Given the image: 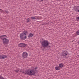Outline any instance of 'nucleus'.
Segmentation results:
<instances>
[{
    "instance_id": "obj_9",
    "label": "nucleus",
    "mask_w": 79,
    "mask_h": 79,
    "mask_svg": "<svg viewBox=\"0 0 79 79\" xmlns=\"http://www.w3.org/2000/svg\"><path fill=\"white\" fill-rule=\"evenodd\" d=\"M34 34L32 33H30L29 35H28V37L29 38H30V37H34Z\"/></svg>"
},
{
    "instance_id": "obj_10",
    "label": "nucleus",
    "mask_w": 79,
    "mask_h": 79,
    "mask_svg": "<svg viewBox=\"0 0 79 79\" xmlns=\"http://www.w3.org/2000/svg\"><path fill=\"white\" fill-rule=\"evenodd\" d=\"M75 10L77 12H79V6H77V7L75 8Z\"/></svg>"
},
{
    "instance_id": "obj_6",
    "label": "nucleus",
    "mask_w": 79,
    "mask_h": 79,
    "mask_svg": "<svg viewBox=\"0 0 79 79\" xmlns=\"http://www.w3.org/2000/svg\"><path fill=\"white\" fill-rule=\"evenodd\" d=\"M3 44L4 45H7V44H8L9 43V40L6 38V39H4V40H3Z\"/></svg>"
},
{
    "instance_id": "obj_14",
    "label": "nucleus",
    "mask_w": 79,
    "mask_h": 79,
    "mask_svg": "<svg viewBox=\"0 0 79 79\" xmlns=\"http://www.w3.org/2000/svg\"><path fill=\"white\" fill-rule=\"evenodd\" d=\"M31 19H35L37 20V19L35 17H31Z\"/></svg>"
},
{
    "instance_id": "obj_12",
    "label": "nucleus",
    "mask_w": 79,
    "mask_h": 79,
    "mask_svg": "<svg viewBox=\"0 0 79 79\" xmlns=\"http://www.w3.org/2000/svg\"><path fill=\"white\" fill-rule=\"evenodd\" d=\"M55 69L56 70H60V68L58 66L56 67H55Z\"/></svg>"
},
{
    "instance_id": "obj_4",
    "label": "nucleus",
    "mask_w": 79,
    "mask_h": 79,
    "mask_svg": "<svg viewBox=\"0 0 79 79\" xmlns=\"http://www.w3.org/2000/svg\"><path fill=\"white\" fill-rule=\"evenodd\" d=\"M26 34L24 33H22L20 35V38L22 40H24L27 38Z\"/></svg>"
},
{
    "instance_id": "obj_19",
    "label": "nucleus",
    "mask_w": 79,
    "mask_h": 79,
    "mask_svg": "<svg viewBox=\"0 0 79 79\" xmlns=\"http://www.w3.org/2000/svg\"><path fill=\"white\" fill-rule=\"evenodd\" d=\"M5 11L6 13H9L8 11V10H5Z\"/></svg>"
},
{
    "instance_id": "obj_23",
    "label": "nucleus",
    "mask_w": 79,
    "mask_h": 79,
    "mask_svg": "<svg viewBox=\"0 0 79 79\" xmlns=\"http://www.w3.org/2000/svg\"><path fill=\"white\" fill-rule=\"evenodd\" d=\"M77 43H78V44H79V41L77 42Z\"/></svg>"
},
{
    "instance_id": "obj_18",
    "label": "nucleus",
    "mask_w": 79,
    "mask_h": 79,
    "mask_svg": "<svg viewBox=\"0 0 79 79\" xmlns=\"http://www.w3.org/2000/svg\"><path fill=\"white\" fill-rule=\"evenodd\" d=\"M23 33H25V34H26V33H27V31H23Z\"/></svg>"
},
{
    "instance_id": "obj_21",
    "label": "nucleus",
    "mask_w": 79,
    "mask_h": 79,
    "mask_svg": "<svg viewBox=\"0 0 79 79\" xmlns=\"http://www.w3.org/2000/svg\"><path fill=\"white\" fill-rule=\"evenodd\" d=\"M2 11H3V10H2V9H0V12H2Z\"/></svg>"
},
{
    "instance_id": "obj_11",
    "label": "nucleus",
    "mask_w": 79,
    "mask_h": 79,
    "mask_svg": "<svg viewBox=\"0 0 79 79\" xmlns=\"http://www.w3.org/2000/svg\"><path fill=\"white\" fill-rule=\"evenodd\" d=\"M2 35V39L4 40V39H6L7 36L6 35Z\"/></svg>"
},
{
    "instance_id": "obj_20",
    "label": "nucleus",
    "mask_w": 79,
    "mask_h": 79,
    "mask_svg": "<svg viewBox=\"0 0 79 79\" xmlns=\"http://www.w3.org/2000/svg\"><path fill=\"white\" fill-rule=\"evenodd\" d=\"M15 72H16V73H18L19 70H15Z\"/></svg>"
},
{
    "instance_id": "obj_8",
    "label": "nucleus",
    "mask_w": 79,
    "mask_h": 79,
    "mask_svg": "<svg viewBox=\"0 0 79 79\" xmlns=\"http://www.w3.org/2000/svg\"><path fill=\"white\" fill-rule=\"evenodd\" d=\"M6 58H7V56L6 55H0V59H1V60H4V59H5Z\"/></svg>"
},
{
    "instance_id": "obj_7",
    "label": "nucleus",
    "mask_w": 79,
    "mask_h": 79,
    "mask_svg": "<svg viewBox=\"0 0 79 79\" xmlns=\"http://www.w3.org/2000/svg\"><path fill=\"white\" fill-rule=\"evenodd\" d=\"M28 54L27 52H23L22 54V57H23L24 59L26 58L27 57V55Z\"/></svg>"
},
{
    "instance_id": "obj_1",
    "label": "nucleus",
    "mask_w": 79,
    "mask_h": 79,
    "mask_svg": "<svg viewBox=\"0 0 79 79\" xmlns=\"http://www.w3.org/2000/svg\"><path fill=\"white\" fill-rule=\"evenodd\" d=\"M37 68H38L36 67L34 69H31L30 70L29 69L28 70L25 72L24 71H23V70H20V73L21 72L22 73H24L25 74H27V75L30 76H34V75H35V72H37Z\"/></svg>"
},
{
    "instance_id": "obj_16",
    "label": "nucleus",
    "mask_w": 79,
    "mask_h": 79,
    "mask_svg": "<svg viewBox=\"0 0 79 79\" xmlns=\"http://www.w3.org/2000/svg\"><path fill=\"white\" fill-rule=\"evenodd\" d=\"M27 21L28 22H30V21H31V19H29V18H28V19H27Z\"/></svg>"
},
{
    "instance_id": "obj_2",
    "label": "nucleus",
    "mask_w": 79,
    "mask_h": 79,
    "mask_svg": "<svg viewBox=\"0 0 79 79\" xmlns=\"http://www.w3.org/2000/svg\"><path fill=\"white\" fill-rule=\"evenodd\" d=\"M41 44L42 45L41 47L44 48H48V47H51L50 45H49L50 42L47 40H44L43 41L41 42Z\"/></svg>"
},
{
    "instance_id": "obj_13",
    "label": "nucleus",
    "mask_w": 79,
    "mask_h": 79,
    "mask_svg": "<svg viewBox=\"0 0 79 79\" xmlns=\"http://www.w3.org/2000/svg\"><path fill=\"white\" fill-rule=\"evenodd\" d=\"M59 66L60 68H63L64 66H63V65L62 64H59Z\"/></svg>"
},
{
    "instance_id": "obj_22",
    "label": "nucleus",
    "mask_w": 79,
    "mask_h": 79,
    "mask_svg": "<svg viewBox=\"0 0 79 79\" xmlns=\"http://www.w3.org/2000/svg\"><path fill=\"white\" fill-rule=\"evenodd\" d=\"M44 24H45V23H43L42 24V25L43 26V25H44Z\"/></svg>"
},
{
    "instance_id": "obj_5",
    "label": "nucleus",
    "mask_w": 79,
    "mask_h": 79,
    "mask_svg": "<svg viewBox=\"0 0 79 79\" xmlns=\"http://www.w3.org/2000/svg\"><path fill=\"white\" fill-rule=\"evenodd\" d=\"M27 45V44L24 43H20L19 44L18 47H23V48H24V47H26Z\"/></svg>"
},
{
    "instance_id": "obj_3",
    "label": "nucleus",
    "mask_w": 79,
    "mask_h": 79,
    "mask_svg": "<svg viewBox=\"0 0 79 79\" xmlns=\"http://www.w3.org/2000/svg\"><path fill=\"white\" fill-rule=\"evenodd\" d=\"M68 54H69V52L66 50L63 51L61 53L62 56L63 58H66Z\"/></svg>"
},
{
    "instance_id": "obj_17",
    "label": "nucleus",
    "mask_w": 79,
    "mask_h": 79,
    "mask_svg": "<svg viewBox=\"0 0 79 79\" xmlns=\"http://www.w3.org/2000/svg\"><path fill=\"white\" fill-rule=\"evenodd\" d=\"M76 34L77 35H79V30H78L76 32Z\"/></svg>"
},
{
    "instance_id": "obj_24",
    "label": "nucleus",
    "mask_w": 79,
    "mask_h": 79,
    "mask_svg": "<svg viewBox=\"0 0 79 79\" xmlns=\"http://www.w3.org/2000/svg\"><path fill=\"white\" fill-rule=\"evenodd\" d=\"M40 2H43V0H41V1H40Z\"/></svg>"
},
{
    "instance_id": "obj_15",
    "label": "nucleus",
    "mask_w": 79,
    "mask_h": 79,
    "mask_svg": "<svg viewBox=\"0 0 79 79\" xmlns=\"http://www.w3.org/2000/svg\"><path fill=\"white\" fill-rule=\"evenodd\" d=\"M0 39L3 40H4V39H3L2 35L0 36Z\"/></svg>"
},
{
    "instance_id": "obj_25",
    "label": "nucleus",
    "mask_w": 79,
    "mask_h": 79,
    "mask_svg": "<svg viewBox=\"0 0 79 79\" xmlns=\"http://www.w3.org/2000/svg\"><path fill=\"white\" fill-rule=\"evenodd\" d=\"M38 1H39V0H37Z\"/></svg>"
}]
</instances>
